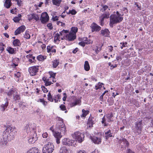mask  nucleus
Returning <instances> with one entry per match:
<instances>
[{
	"label": "nucleus",
	"instance_id": "nucleus-1",
	"mask_svg": "<svg viewBox=\"0 0 153 153\" xmlns=\"http://www.w3.org/2000/svg\"><path fill=\"white\" fill-rule=\"evenodd\" d=\"M16 130L10 126H7L6 129L3 133V137L0 139V147H5L6 146L7 141H11L14 138Z\"/></svg>",
	"mask_w": 153,
	"mask_h": 153
},
{
	"label": "nucleus",
	"instance_id": "nucleus-2",
	"mask_svg": "<svg viewBox=\"0 0 153 153\" xmlns=\"http://www.w3.org/2000/svg\"><path fill=\"white\" fill-rule=\"evenodd\" d=\"M116 13V14L111 15L110 17L109 25L112 28L113 27V25L119 23L123 20V17L121 16V14L118 11H117Z\"/></svg>",
	"mask_w": 153,
	"mask_h": 153
},
{
	"label": "nucleus",
	"instance_id": "nucleus-3",
	"mask_svg": "<svg viewBox=\"0 0 153 153\" xmlns=\"http://www.w3.org/2000/svg\"><path fill=\"white\" fill-rule=\"evenodd\" d=\"M50 130L53 132V134L56 138V141L57 144L60 143V140L62 137V133L61 131L60 128L56 125L55 130L53 128V126L50 128Z\"/></svg>",
	"mask_w": 153,
	"mask_h": 153
},
{
	"label": "nucleus",
	"instance_id": "nucleus-4",
	"mask_svg": "<svg viewBox=\"0 0 153 153\" xmlns=\"http://www.w3.org/2000/svg\"><path fill=\"white\" fill-rule=\"evenodd\" d=\"M72 136L76 140L75 141H76L74 143L75 145H76L77 141L80 143L84 140V134L79 131H78L75 132L72 135Z\"/></svg>",
	"mask_w": 153,
	"mask_h": 153
},
{
	"label": "nucleus",
	"instance_id": "nucleus-5",
	"mask_svg": "<svg viewBox=\"0 0 153 153\" xmlns=\"http://www.w3.org/2000/svg\"><path fill=\"white\" fill-rule=\"evenodd\" d=\"M25 130L28 135L36 133V127L34 124H27L25 127Z\"/></svg>",
	"mask_w": 153,
	"mask_h": 153
},
{
	"label": "nucleus",
	"instance_id": "nucleus-6",
	"mask_svg": "<svg viewBox=\"0 0 153 153\" xmlns=\"http://www.w3.org/2000/svg\"><path fill=\"white\" fill-rule=\"evenodd\" d=\"M54 150L53 144L50 142L45 144L43 147V153H51Z\"/></svg>",
	"mask_w": 153,
	"mask_h": 153
},
{
	"label": "nucleus",
	"instance_id": "nucleus-7",
	"mask_svg": "<svg viewBox=\"0 0 153 153\" xmlns=\"http://www.w3.org/2000/svg\"><path fill=\"white\" fill-rule=\"evenodd\" d=\"M57 119L58 122L57 123L56 125L60 128L63 134H65L66 131V127L63 122V119L60 117H58Z\"/></svg>",
	"mask_w": 153,
	"mask_h": 153
},
{
	"label": "nucleus",
	"instance_id": "nucleus-8",
	"mask_svg": "<svg viewBox=\"0 0 153 153\" xmlns=\"http://www.w3.org/2000/svg\"><path fill=\"white\" fill-rule=\"evenodd\" d=\"M7 95L9 97L13 96V99L15 100H19V95L18 94L16 90L14 89H11L7 93Z\"/></svg>",
	"mask_w": 153,
	"mask_h": 153
},
{
	"label": "nucleus",
	"instance_id": "nucleus-9",
	"mask_svg": "<svg viewBox=\"0 0 153 153\" xmlns=\"http://www.w3.org/2000/svg\"><path fill=\"white\" fill-rule=\"evenodd\" d=\"M49 16L47 12L42 13L40 17V20L42 24H45L49 20Z\"/></svg>",
	"mask_w": 153,
	"mask_h": 153
},
{
	"label": "nucleus",
	"instance_id": "nucleus-10",
	"mask_svg": "<svg viewBox=\"0 0 153 153\" xmlns=\"http://www.w3.org/2000/svg\"><path fill=\"white\" fill-rule=\"evenodd\" d=\"M28 141L30 144L34 143L38 139V137L36 133L29 134Z\"/></svg>",
	"mask_w": 153,
	"mask_h": 153
},
{
	"label": "nucleus",
	"instance_id": "nucleus-11",
	"mask_svg": "<svg viewBox=\"0 0 153 153\" xmlns=\"http://www.w3.org/2000/svg\"><path fill=\"white\" fill-rule=\"evenodd\" d=\"M142 123L141 121L139 122H137L135 123L134 127L135 128V132L138 134L141 133L142 131Z\"/></svg>",
	"mask_w": 153,
	"mask_h": 153
},
{
	"label": "nucleus",
	"instance_id": "nucleus-12",
	"mask_svg": "<svg viewBox=\"0 0 153 153\" xmlns=\"http://www.w3.org/2000/svg\"><path fill=\"white\" fill-rule=\"evenodd\" d=\"M76 142L73 140H70L68 138H65L62 140V143L64 145H67L70 146H75L74 143Z\"/></svg>",
	"mask_w": 153,
	"mask_h": 153
},
{
	"label": "nucleus",
	"instance_id": "nucleus-13",
	"mask_svg": "<svg viewBox=\"0 0 153 153\" xmlns=\"http://www.w3.org/2000/svg\"><path fill=\"white\" fill-rule=\"evenodd\" d=\"M92 32H98L101 29V27L95 22L92 23L90 26Z\"/></svg>",
	"mask_w": 153,
	"mask_h": 153
},
{
	"label": "nucleus",
	"instance_id": "nucleus-14",
	"mask_svg": "<svg viewBox=\"0 0 153 153\" xmlns=\"http://www.w3.org/2000/svg\"><path fill=\"white\" fill-rule=\"evenodd\" d=\"M38 67L39 66H34L29 68L28 71L31 76H33L36 74V73L38 71Z\"/></svg>",
	"mask_w": 153,
	"mask_h": 153
},
{
	"label": "nucleus",
	"instance_id": "nucleus-15",
	"mask_svg": "<svg viewBox=\"0 0 153 153\" xmlns=\"http://www.w3.org/2000/svg\"><path fill=\"white\" fill-rule=\"evenodd\" d=\"M65 36V39L68 41H73L76 38V36L72 33H68Z\"/></svg>",
	"mask_w": 153,
	"mask_h": 153
},
{
	"label": "nucleus",
	"instance_id": "nucleus-16",
	"mask_svg": "<svg viewBox=\"0 0 153 153\" xmlns=\"http://www.w3.org/2000/svg\"><path fill=\"white\" fill-rule=\"evenodd\" d=\"M81 101L79 99H76L74 101L70 103L71 107H74L76 105H81Z\"/></svg>",
	"mask_w": 153,
	"mask_h": 153
},
{
	"label": "nucleus",
	"instance_id": "nucleus-17",
	"mask_svg": "<svg viewBox=\"0 0 153 153\" xmlns=\"http://www.w3.org/2000/svg\"><path fill=\"white\" fill-rule=\"evenodd\" d=\"M110 31L108 29L105 28L104 29H102L100 33V35L104 37H108L109 35Z\"/></svg>",
	"mask_w": 153,
	"mask_h": 153
},
{
	"label": "nucleus",
	"instance_id": "nucleus-18",
	"mask_svg": "<svg viewBox=\"0 0 153 153\" xmlns=\"http://www.w3.org/2000/svg\"><path fill=\"white\" fill-rule=\"evenodd\" d=\"M90 138L95 144H99L101 143V139L100 137L93 136V137L91 136Z\"/></svg>",
	"mask_w": 153,
	"mask_h": 153
},
{
	"label": "nucleus",
	"instance_id": "nucleus-19",
	"mask_svg": "<svg viewBox=\"0 0 153 153\" xmlns=\"http://www.w3.org/2000/svg\"><path fill=\"white\" fill-rule=\"evenodd\" d=\"M119 143L120 144L122 143L123 144V146H127L128 147L129 145V143L128 141L126 139L122 138L119 140Z\"/></svg>",
	"mask_w": 153,
	"mask_h": 153
},
{
	"label": "nucleus",
	"instance_id": "nucleus-20",
	"mask_svg": "<svg viewBox=\"0 0 153 153\" xmlns=\"http://www.w3.org/2000/svg\"><path fill=\"white\" fill-rule=\"evenodd\" d=\"M56 47L55 46H51L49 45L48 46L47 48V49L48 53L52 52V53H55L56 52Z\"/></svg>",
	"mask_w": 153,
	"mask_h": 153
},
{
	"label": "nucleus",
	"instance_id": "nucleus-21",
	"mask_svg": "<svg viewBox=\"0 0 153 153\" xmlns=\"http://www.w3.org/2000/svg\"><path fill=\"white\" fill-rule=\"evenodd\" d=\"M95 118L93 117H91L89 118L88 121V124L89 127L93 126V125L95 123Z\"/></svg>",
	"mask_w": 153,
	"mask_h": 153
},
{
	"label": "nucleus",
	"instance_id": "nucleus-22",
	"mask_svg": "<svg viewBox=\"0 0 153 153\" xmlns=\"http://www.w3.org/2000/svg\"><path fill=\"white\" fill-rule=\"evenodd\" d=\"M27 153H40L38 149L36 147L32 148L29 150Z\"/></svg>",
	"mask_w": 153,
	"mask_h": 153
},
{
	"label": "nucleus",
	"instance_id": "nucleus-23",
	"mask_svg": "<svg viewBox=\"0 0 153 153\" xmlns=\"http://www.w3.org/2000/svg\"><path fill=\"white\" fill-rule=\"evenodd\" d=\"M6 50L10 54H13L16 53V49L13 48L11 47H8L6 49Z\"/></svg>",
	"mask_w": 153,
	"mask_h": 153
},
{
	"label": "nucleus",
	"instance_id": "nucleus-24",
	"mask_svg": "<svg viewBox=\"0 0 153 153\" xmlns=\"http://www.w3.org/2000/svg\"><path fill=\"white\" fill-rule=\"evenodd\" d=\"M106 117L108 119V122L113 121V115L112 113L108 114L106 115Z\"/></svg>",
	"mask_w": 153,
	"mask_h": 153
},
{
	"label": "nucleus",
	"instance_id": "nucleus-25",
	"mask_svg": "<svg viewBox=\"0 0 153 153\" xmlns=\"http://www.w3.org/2000/svg\"><path fill=\"white\" fill-rule=\"evenodd\" d=\"M5 101L6 102L4 104H2L1 105L0 109L2 111H4L8 106V102H7V99H6Z\"/></svg>",
	"mask_w": 153,
	"mask_h": 153
},
{
	"label": "nucleus",
	"instance_id": "nucleus-26",
	"mask_svg": "<svg viewBox=\"0 0 153 153\" xmlns=\"http://www.w3.org/2000/svg\"><path fill=\"white\" fill-rule=\"evenodd\" d=\"M105 139L108 140L109 138L112 137V133L111 132V131L108 130L105 133Z\"/></svg>",
	"mask_w": 153,
	"mask_h": 153
},
{
	"label": "nucleus",
	"instance_id": "nucleus-27",
	"mask_svg": "<svg viewBox=\"0 0 153 153\" xmlns=\"http://www.w3.org/2000/svg\"><path fill=\"white\" fill-rule=\"evenodd\" d=\"M84 68L86 71H88L89 70L90 67L89 63L88 61H85L84 65Z\"/></svg>",
	"mask_w": 153,
	"mask_h": 153
},
{
	"label": "nucleus",
	"instance_id": "nucleus-28",
	"mask_svg": "<svg viewBox=\"0 0 153 153\" xmlns=\"http://www.w3.org/2000/svg\"><path fill=\"white\" fill-rule=\"evenodd\" d=\"M52 1L54 5L59 7L60 5L62 0H52Z\"/></svg>",
	"mask_w": 153,
	"mask_h": 153
},
{
	"label": "nucleus",
	"instance_id": "nucleus-29",
	"mask_svg": "<svg viewBox=\"0 0 153 153\" xmlns=\"http://www.w3.org/2000/svg\"><path fill=\"white\" fill-rule=\"evenodd\" d=\"M82 40L85 44H89L92 43V41L90 39H88L87 37L83 38Z\"/></svg>",
	"mask_w": 153,
	"mask_h": 153
},
{
	"label": "nucleus",
	"instance_id": "nucleus-30",
	"mask_svg": "<svg viewBox=\"0 0 153 153\" xmlns=\"http://www.w3.org/2000/svg\"><path fill=\"white\" fill-rule=\"evenodd\" d=\"M78 28L76 27H72L71 28L70 33H72L73 34L76 35V33L77 32Z\"/></svg>",
	"mask_w": 153,
	"mask_h": 153
},
{
	"label": "nucleus",
	"instance_id": "nucleus-31",
	"mask_svg": "<svg viewBox=\"0 0 153 153\" xmlns=\"http://www.w3.org/2000/svg\"><path fill=\"white\" fill-rule=\"evenodd\" d=\"M82 113L81 115V117H85L89 113V111L88 110L86 111L84 109L82 110Z\"/></svg>",
	"mask_w": 153,
	"mask_h": 153
},
{
	"label": "nucleus",
	"instance_id": "nucleus-32",
	"mask_svg": "<svg viewBox=\"0 0 153 153\" xmlns=\"http://www.w3.org/2000/svg\"><path fill=\"white\" fill-rule=\"evenodd\" d=\"M60 153H70V151L65 148H61L59 151Z\"/></svg>",
	"mask_w": 153,
	"mask_h": 153
},
{
	"label": "nucleus",
	"instance_id": "nucleus-33",
	"mask_svg": "<svg viewBox=\"0 0 153 153\" xmlns=\"http://www.w3.org/2000/svg\"><path fill=\"white\" fill-rule=\"evenodd\" d=\"M24 37L26 39H29L30 38V36L29 34V32L28 30H27L25 31Z\"/></svg>",
	"mask_w": 153,
	"mask_h": 153
},
{
	"label": "nucleus",
	"instance_id": "nucleus-34",
	"mask_svg": "<svg viewBox=\"0 0 153 153\" xmlns=\"http://www.w3.org/2000/svg\"><path fill=\"white\" fill-rule=\"evenodd\" d=\"M11 2H10V1L7 2L5 1V3L4 4V6L7 8H10L11 4Z\"/></svg>",
	"mask_w": 153,
	"mask_h": 153
},
{
	"label": "nucleus",
	"instance_id": "nucleus-35",
	"mask_svg": "<svg viewBox=\"0 0 153 153\" xmlns=\"http://www.w3.org/2000/svg\"><path fill=\"white\" fill-rule=\"evenodd\" d=\"M102 85H104L103 83L99 82L97 85H95V89L97 90L99 89H100L102 87Z\"/></svg>",
	"mask_w": 153,
	"mask_h": 153
},
{
	"label": "nucleus",
	"instance_id": "nucleus-36",
	"mask_svg": "<svg viewBox=\"0 0 153 153\" xmlns=\"http://www.w3.org/2000/svg\"><path fill=\"white\" fill-rule=\"evenodd\" d=\"M104 19L101 16L100 17L99 23L101 26H103L104 24Z\"/></svg>",
	"mask_w": 153,
	"mask_h": 153
},
{
	"label": "nucleus",
	"instance_id": "nucleus-37",
	"mask_svg": "<svg viewBox=\"0 0 153 153\" xmlns=\"http://www.w3.org/2000/svg\"><path fill=\"white\" fill-rule=\"evenodd\" d=\"M37 59L39 61H43L44 59H46V58H44V56L40 55L37 56Z\"/></svg>",
	"mask_w": 153,
	"mask_h": 153
},
{
	"label": "nucleus",
	"instance_id": "nucleus-38",
	"mask_svg": "<svg viewBox=\"0 0 153 153\" xmlns=\"http://www.w3.org/2000/svg\"><path fill=\"white\" fill-rule=\"evenodd\" d=\"M13 43L14 46H19V40L18 39L14 40L13 42Z\"/></svg>",
	"mask_w": 153,
	"mask_h": 153
},
{
	"label": "nucleus",
	"instance_id": "nucleus-39",
	"mask_svg": "<svg viewBox=\"0 0 153 153\" xmlns=\"http://www.w3.org/2000/svg\"><path fill=\"white\" fill-rule=\"evenodd\" d=\"M53 62V66L54 68H56L59 64V61L57 60H54Z\"/></svg>",
	"mask_w": 153,
	"mask_h": 153
},
{
	"label": "nucleus",
	"instance_id": "nucleus-40",
	"mask_svg": "<svg viewBox=\"0 0 153 153\" xmlns=\"http://www.w3.org/2000/svg\"><path fill=\"white\" fill-rule=\"evenodd\" d=\"M134 5H135L137 7V10H141V5L138 2H135Z\"/></svg>",
	"mask_w": 153,
	"mask_h": 153
},
{
	"label": "nucleus",
	"instance_id": "nucleus-41",
	"mask_svg": "<svg viewBox=\"0 0 153 153\" xmlns=\"http://www.w3.org/2000/svg\"><path fill=\"white\" fill-rule=\"evenodd\" d=\"M33 19L36 20V21H37L39 19V16L38 14H37L35 13H33Z\"/></svg>",
	"mask_w": 153,
	"mask_h": 153
},
{
	"label": "nucleus",
	"instance_id": "nucleus-42",
	"mask_svg": "<svg viewBox=\"0 0 153 153\" xmlns=\"http://www.w3.org/2000/svg\"><path fill=\"white\" fill-rule=\"evenodd\" d=\"M106 119L105 118V115L102 118V121H101L102 123L104 124V126H107L108 124H107L105 122Z\"/></svg>",
	"mask_w": 153,
	"mask_h": 153
},
{
	"label": "nucleus",
	"instance_id": "nucleus-43",
	"mask_svg": "<svg viewBox=\"0 0 153 153\" xmlns=\"http://www.w3.org/2000/svg\"><path fill=\"white\" fill-rule=\"evenodd\" d=\"M13 20L15 23L19 22V13L18 15V16H15L13 19Z\"/></svg>",
	"mask_w": 153,
	"mask_h": 153
},
{
	"label": "nucleus",
	"instance_id": "nucleus-44",
	"mask_svg": "<svg viewBox=\"0 0 153 153\" xmlns=\"http://www.w3.org/2000/svg\"><path fill=\"white\" fill-rule=\"evenodd\" d=\"M5 46V45L3 43H0V50L1 51V52H2L4 50V47Z\"/></svg>",
	"mask_w": 153,
	"mask_h": 153
},
{
	"label": "nucleus",
	"instance_id": "nucleus-45",
	"mask_svg": "<svg viewBox=\"0 0 153 153\" xmlns=\"http://www.w3.org/2000/svg\"><path fill=\"white\" fill-rule=\"evenodd\" d=\"M39 101L42 102L43 105L45 106L47 105L48 102L46 101H45L44 100V99H39Z\"/></svg>",
	"mask_w": 153,
	"mask_h": 153
},
{
	"label": "nucleus",
	"instance_id": "nucleus-46",
	"mask_svg": "<svg viewBox=\"0 0 153 153\" xmlns=\"http://www.w3.org/2000/svg\"><path fill=\"white\" fill-rule=\"evenodd\" d=\"M26 28V27L24 25L20 26V33L21 32H24Z\"/></svg>",
	"mask_w": 153,
	"mask_h": 153
},
{
	"label": "nucleus",
	"instance_id": "nucleus-47",
	"mask_svg": "<svg viewBox=\"0 0 153 153\" xmlns=\"http://www.w3.org/2000/svg\"><path fill=\"white\" fill-rule=\"evenodd\" d=\"M49 74L50 75V78L52 77L53 79H55V76L56 74V73H54L52 72H49Z\"/></svg>",
	"mask_w": 153,
	"mask_h": 153
},
{
	"label": "nucleus",
	"instance_id": "nucleus-48",
	"mask_svg": "<svg viewBox=\"0 0 153 153\" xmlns=\"http://www.w3.org/2000/svg\"><path fill=\"white\" fill-rule=\"evenodd\" d=\"M109 13H107L102 15L101 16L104 19H108L109 18Z\"/></svg>",
	"mask_w": 153,
	"mask_h": 153
},
{
	"label": "nucleus",
	"instance_id": "nucleus-49",
	"mask_svg": "<svg viewBox=\"0 0 153 153\" xmlns=\"http://www.w3.org/2000/svg\"><path fill=\"white\" fill-rule=\"evenodd\" d=\"M109 13H107L102 15L101 16L104 19H108L109 18Z\"/></svg>",
	"mask_w": 153,
	"mask_h": 153
},
{
	"label": "nucleus",
	"instance_id": "nucleus-50",
	"mask_svg": "<svg viewBox=\"0 0 153 153\" xmlns=\"http://www.w3.org/2000/svg\"><path fill=\"white\" fill-rule=\"evenodd\" d=\"M69 30H63L59 32L60 34L62 36V35H64L65 33H68Z\"/></svg>",
	"mask_w": 153,
	"mask_h": 153
},
{
	"label": "nucleus",
	"instance_id": "nucleus-51",
	"mask_svg": "<svg viewBox=\"0 0 153 153\" xmlns=\"http://www.w3.org/2000/svg\"><path fill=\"white\" fill-rule=\"evenodd\" d=\"M108 7V6L107 5H104L102 6V7L101 9L100 10L102 12H103L105 11Z\"/></svg>",
	"mask_w": 153,
	"mask_h": 153
},
{
	"label": "nucleus",
	"instance_id": "nucleus-52",
	"mask_svg": "<svg viewBox=\"0 0 153 153\" xmlns=\"http://www.w3.org/2000/svg\"><path fill=\"white\" fill-rule=\"evenodd\" d=\"M120 44L122 45V46L120 47V48L121 49H123V47H126L127 46V42H121Z\"/></svg>",
	"mask_w": 153,
	"mask_h": 153
},
{
	"label": "nucleus",
	"instance_id": "nucleus-53",
	"mask_svg": "<svg viewBox=\"0 0 153 153\" xmlns=\"http://www.w3.org/2000/svg\"><path fill=\"white\" fill-rule=\"evenodd\" d=\"M41 88L44 93H47L48 92V90L44 86L42 85Z\"/></svg>",
	"mask_w": 153,
	"mask_h": 153
},
{
	"label": "nucleus",
	"instance_id": "nucleus-54",
	"mask_svg": "<svg viewBox=\"0 0 153 153\" xmlns=\"http://www.w3.org/2000/svg\"><path fill=\"white\" fill-rule=\"evenodd\" d=\"M137 101L135 99L132 100L131 101V102L134 105H135V106H137Z\"/></svg>",
	"mask_w": 153,
	"mask_h": 153
},
{
	"label": "nucleus",
	"instance_id": "nucleus-55",
	"mask_svg": "<svg viewBox=\"0 0 153 153\" xmlns=\"http://www.w3.org/2000/svg\"><path fill=\"white\" fill-rule=\"evenodd\" d=\"M114 101L112 97L110 99V101H109V105H113L114 103Z\"/></svg>",
	"mask_w": 153,
	"mask_h": 153
},
{
	"label": "nucleus",
	"instance_id": "nucleus-56",
	"mask_svg": "<svg viewBox=\"0 0 153 153\" xmlns=\"http://www.w3.org/2000/svg\"><path fill=\"white\" fill-rule=\"evenodd\" d=\"M60 108L62 111H65L66 110V107L63 104H61L59 106Z\"/></svg>",
	"mask_w": 153,
	"mask_h": 153
},
{
	"label": "nucleus",
	"instance_id": "nucleus-57",
	"mask_svg": "<svg viewBox=\"0 0 153 153\" xmlns=\"http://www.w3.org/2000/svg\"><path fill=\"white\" fill-rule=\"evenodd\" d=\"M27 18L29 21H31L33 19L32 14L27 15Z\"/></svg>",
	"mask_w": 153,
	"mask_h": 153
},
{
	"label": "nucleus",
	"instance_id": "nucleus-58",
	"mask_svg": "<svg viewBox=\"0 0 153 153\" xmlns=\"http://www.w3.org/2000/svg\"><path fill=\"white\" fill-rule=\"evenodd\" d=\"M70 11H71V14L72 15H74L77 13L75 10L73 9L72 10H70Z\"/></svg>",
	"mask_w": 153,
	"mask_h": 153
},
{
	"label": "nucleus",
	"instance_id": "nucleus-59",
	"mask_svg": "<svg viewBox=\"0 0 153 153\" xmlns=\"http://www.w3.org/2000/svg\"><path fill=\"white\" fill-rule=\"evenodd\" d=\"M52 83L51 82H49V79H48V81L45 83V85L46 86H49L51 85Z\"/></svg>",
	"mask_w": 153,
	"mask_h": 153
},
{
	"label": "nucleus",
	"instance_id": "nucleus-60",
	"mask_svg": "<svg viewBox=\"0 0 153 153\" xmlns=\"http://www.w3.org/2000/svg\"><path fill=\"white\" fill-rule=\"evenodd\" d=\"M14 77V78L16 80L17 82L19 81V76H18L16 74H15Z\"/></svg>",
	"mask_w": 153,
	"mask_h": 153
},
{
	"label": "nucleus",
	"instance_id": "nucleus-61",
	"mask_svg": "<svg viewBox=\"0 0 153 153\" xmlns=\"http://www.w3.org/2000/svg\"><path fill=\"white\" fill-rule=\"evenodd\" d=\"M79 45L83 47H84L85 45V44L82 40L81 42L79 43Z\"/></svg>",
	"mask_w": 153,
	"mask_h": 153
},
{
	"label": "nucleus",
	"instance_id": "nucleus-62",
	"mask_svg": "<svg viewBox=\"0 0 153 153\" xmlns=\"http://www.w3.org/2000/svg\"><path fill=\"white\" fill-rule=\"evenodd\" d=\"M52 19L53 21H57L59 20V17L56 16L54 17H53Z\"/></svg>",
	"mask_w": 153,
	"mask_h": 153
},
{
	"label": "nucleus",
	"instance_id": "nucleus-63",
	"mask_svg": "<svg viewBox=\"0 0 153 153\" xmlns=\"http://www.w3.org/2000/svg\"><path fill=\"white\" fill-rule=\"evenodd\" d=\"M48 100L51 102H53V96L51 95L48 97Z\"/></svg>",
	"mask_w": 153,
	"mask_h": 153
},
{
	"label": "nucleus",
	"instance_id": "nucleus-64",
	"mask_svg": "<svg viewBox=\"0 0 153 153\" xmlns=\"http://www.w3.org/2000/svg\"><path fill=\"white\" fill-rule=\"evenodd\" d=\"M42 136L44 138H46L48 137V134L46 132H45L42 134Z\"/></svg>",
	"mask_w": 153,
	"mask_h": 153
}]
</instances>
